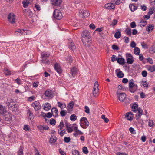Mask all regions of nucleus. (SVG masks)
Segmentation results:
<instances>
[{"mask_svg":"<svg viewBox=\"0 0 155 155\" xmlns=\"http://www.w3.org/2000/svg\"><path fill=\"white\" fill-rule=\"evenodd\" d=\"M105 7L108 9H114L115 8L114 4L112 3H109L105 5Z\"/></svg>","mask_w":155,"mask_h":155,"instance_id":"nucleus-14","label":"nucleus"},{"mask_svg":"<svg viewBox=\"0 0 155 155\" xmlns=\"http://www.w3.org/2000/svg\"><path fill=\"white\" fill-rule=\"evenodd\" d=\"M93 90V92L94 93V94H95L94 93L95 90H96V91L97 92L99 91L98 84L97 81L95 82V83H94Z\"/></svg>","mask_w":155,"mask_h":155,"instance_id":"nucleus-22","label":"nucleus"},{"mask_svg":"<svg viewBox=\"0 0 155 155\" xmlns=\"http://www.w3.org/2000/svg\"><path fill=\"white\" fill-rule=\"evenodd\" d=\"M6 112V110L1 105H0V115H3Z\"/></svg>","mask_w":155,"mask_h":155,"instance_id":"nucleus-27","label":"nucleus"},{"mask_svg":"<svg viewBox=\"0 0 155 155\" xmlns=\"http://www.w3.org/2000/svg\"><path fill=\"white\" fill-rule=\"evenodd\" d=\"M51 111V113L54 117H57L58 113V109L54 107L52 108Z\"/></svg>","mask_w":155,"mask_h":155,"instance_id":"nucleus-17","label":"nucleus"},{"mask_svg":"<svg viewBox=\"0 0 155 155\" xmlns=\"http://www.w3.org/2000/svg\"><path fill=\"white\" fill-rule=\"evenodd\" d=\"M129 8L132 12H134L137 9V7L135 6L134 5L131 4L129 5Z\"/></svg>","mask_w":155,"mask_h":155,"instance_id":"nucleus-38","label":"nucleus"},{"mask_svg":"<svg viewBox=\"0 0 155 155\" xmlns=\"http://www.w3.org/2000/svg\"><path fill=\"white\" fill-rule=\"evenodd\" d=\"M124 1V0H113L112 2L114 5H118L122 3Z\"/></svg>","mask_w":155,"mask_h":155,"instance_id":"nucleus-30","label":"nucleus"},{"mask_svg":"<svg viewBox=\"0 0 155 155\" xmlns=\"http://www.w3.org/2000/svg\"><path fill=\"white\" fill-rule=\"evenodd\" d=\"M13 100L9 98L8 99L7 102H6V104L8 107L10 105V104L13 101Z\"/></svg>","mask_w":155,"mask_h":155,"instance_id":"nucleus-57","label":"nucleus"},{"mask_svg":"<svg viewBox=\"0 0 155 155\" xmlns=\"http://www.w3.org/2000/svg\"><path fill=\"white\" fill-rule=\"evenodd\" d=\"M31 106L33 107L35 111H37L41 108V105L40 103L37 101H35L32 104Z\"/></svg>","mask_w":155,"mask_h":155,"instance_id":"nucleus-8","label":"nucleus"},{"mask_svg":"<svg viewBox=\"0 0 155 155\" xmlns=\"http://www.w3.org/2000/svg\"><path fill=\"white\" fill-rule=\"evenodd\" d=\"M41 57L42 58V60H41L42 62L46 64H49L50 61L48 59H46L48 58L50 54L48 52H42L41 53Z\"/></svg>","mask_w":155,"mask_h":155,"instance_id":"nucleus-1","label":"nucleus"},{"mask_svg":"<svg viewBox=\"0 0 155 155\" xmlns=\"http://www.w3.org/2000/svg\"><path fill=\"white\" fill-rule=\"evenodd\" d=\"M66 132L65 130L64 129L62 130L58 129V133L60 135L61 137L63 136L64 134H65Z\"/></svg>","mask_w":155,"mask_h":155,"instance_id":"nucleus-34","label":"nucleus"},{"mask_svg":"<svg viewBox=\"0 0 155 155\" xmlns=\"http://www.w3.org/2000/svg\"><path fill=\"white\" fill-rule=\"evenodd\" d=\"M121 36V33L119 31L117 32L114 35V37L117 39H118L120 38Z\"/></svg>","mask_w":155,"mask_h":155,"instance_id":"nucleus-40","label":"nucleus"},{"mask_svg":"<svg viewBox=\"0 0 155 155\" xmlns=\"http://www.w3.org/2000/svg\"><path fill=\"white\" fill-rule=\"evenodd\" d=\"M65 125L66 127V130L69 133H71L73 131V127L67 122H66L65 123Z\"/></svg>","mask_w":155,"mask_h":155,"instance_id":"nucleus-15","label":"nucleus"},{"mask_svg":"<svg viewBox=\"0 0 155 155\" xmlns=\"http://www.w3.org/2000/svg\"><path fill=\"white\" fill-rule=\"evenodd\" d=\"M130 26L131 28H134L136 27V25L135 22L134 21L130 23Z\"/></svg>","mask_w":155,"mask_h":155,"instance_id":"nucleus-64","label":"nucleus"},{"mask_svg":"<svg viewBox=\"0 0 155 155\" xmlns=\"http://www.w3.org/2000/svg\"><path fill=\"white\" fill-rule=\"evenodd\" d=\"M66 61L69 63H71L72 61V57L70 56H68L67 58Z\"/></svg>","mask_w":155,"mask_h":155,"instance_id":"nucleus-59","label":"nucleus"},{"mask_svg":"<svg viewBox=\"0 0 155 155\" xmlns=\"http://www.w3.org/2000/svg\"><path fill=\"white\" fill-rule=\"evenodd\" d=\"M64 140L66 143H69L70 141V138L69 137H65L64 138Z\"/></svg>","mask_w":155,"mask_h":155,"instance_id":"nucleus-61","label":"nucleus"},{"mask_svg":"<svg viewBox=\"0 0 155 155\" xmlns=\"http://www.w3.org/2000/svg\"><path fill=\"white\" fill-rule=\"evenodd\" d=\"M90 36L89 32L85 30L81 34V40H83L84 41L85 40V38Z\"/></svg>","mask_w":155,"mask_h":155,"instance_id":"nucleus-11","label":"nucleus"},{"mask_svg":"<svg viewBox=\"0 0 155 155\" xmlns=\"http://www.w3.org/2000/svg\"><path fill=\"white\" fill-rule=\"evenodd\" d=\"M117 94L119 100L121 101H123L126 97V94L124 93L117 92Z\"/></svg>","mask_w":155,"mask_h":155,"instance_id":"nucleus-7","label":"nucleus"},{"mask_svg":"<svg viewBox=\"0 0 155 155\" xmlns=\"http://www.w3.org/2000/svg\"><path fill=\"white\" fill-rule=\"evenodd\" d=\"M129 88H133L134 86V83L133 82V80H131L130 81L129 83Z\"/></svg>","mask_w":155,"mask_h":155,"instance_id":"nucleus-48","label":"nucleus"},{"mask_svg":"<svg viewBox=\"0 0 155 155\" xmlns=\"http://www.w3.org/2000/svg\"><path fill=\"white\" fill-rule=\"evenodd\" d=\"M28 114H29V119L31 120H33L34 118V116L33 114L31 113L30 110H28L27 113Z\"/></svg>","mask_w":155,"mask_h":155,"instance_id":"nucleus-36","label":"nucleus"},{"mask_svg":"<svg viewBox=\"0 0 155 155\" xmlns=\"http://www.w3.org/2000/svg\"><path fill=\"white\" fill-rule=\"evenodd\" d=\"M58 107H60L61 109H62L63 108L65 107H66V105L65 104H63L59 102H58Z\"/></svg>","mask_w":155,"mask_h":155,"instance_id":"nucleus-32","label":"nucleus"},{"mask_svg":"<svg viewBox=\"0 0 155 155\" xmlns=\"http://www.w3.org/2000/svg\"><path fill=\"white\" fill-rule=\"evenodd\" d=\"M129 130L130 133L133 134H136V132L135 130L133 128L131 127L129 128Z\"/></svg>","mask_w":155,"mask_h":155,"instance_id":"nucleus-52","label":"nucleus"},{"mask_svg":"<svg viewBox=\"0 0 155 155\" xmlns=\"http://www.w3.org/2000/svg\"><path fill=\"white\" fill-rule=\"evenodd\" d=\"M56 140V137H52L50 138L49 142L50 143H55Z\"/></svg>","mask_w":155,"mask_h":155,"instance_id":"nucleus-31","label":"nucleus"},{"mask_svg":"<svg viewBox=\"0 0 155 155\" xmlns=\"http://www.w3.org/2000/svg\"><path fill=\"white\" fill-rule=\"evenodd\" d=\"M56 121L54 119H51L50 120V124L52 125H55Z\"/></svg>","mask_w":155,"mask_h":155,"instance_id":"nucleus-56","label":"nucleus"},{"mask_svg":"<svg viewBox=\"0 0 155 155\" xmlns=\"http://www.w3.org/2000/svg\"><path fill=\"white\" fill-rule=\"evenodd\" d=\"M137 110L138 113V114L137 116V115H136V118L137 120L139 119L140 116L142 115L143 110L140 108H138Z\"/></svg>","mask_w":155,"mask_h":155,"instance_id":"nucleus-19","label":"nucleus"},{"mask_svg":"<svg viewBox=\"0 0 155 155\" xmlns=\"http://www.w3.org/2000/svg\"><path fill=\"white\" fill-rule=\"evenodd\" d=\"M127 62L128 64H131L134 61V58L130 54L127 53L126 54Z\"/></svg>","mask_w":155,"mask_h":155,"instance_id":"nucleus-3","label":"nucleus"},{"mask_svg":"<svg viewBox=\"0 0 155 155\" xmlns=\"http://www.w3.org/2000/svg\"><path fill=\"white\" fill-rule=\"evenodd\" d=\"M28 31L26 30H23L21 29V35H27V32Z\"/></svg>","mask_w":155,"mask_h":155,"instance_id":"nucleus-55","label":"nucleus"},{"mask_svg":"<svg viewBox=\"0 0 155 155\" xmlns=\"http://www.w3.org/2000/svg\"><path fill=\"white\" fill-rule=\"evenodd\" d=\"M21 29H18L15 32V35H21Z\"/></svg>","mask_w":155,"mask_h":155,"instance_id":"nucleus-45","label":"nucleus"},{"mask_svg":"<svg viewBox=\"0 0 155 155\" xmlns=\"http://www.w3.org/2000/svg\"><path fill=\"white\" fill-rule=\"evenodd\" d=\"M78 71V70L77 68L75 67H74L71 69L70 73L71 74L73 77H74V76L77 73Z\"/></svg>","mask_w":155,"mask_h":155,"instance_id":"nucleus-13","label":"nucleus"},{"mask_svg":"<svg viewBox=\"0 0 155 155\" xmlns=\"http://www.w3.org/2000/svg\"><path fill=\"white\" fill-rule=\"evenodd\" d=\"M80 121H83L84 124L88 127L89 126V123L87 121V119L86 117H82L80 119Z\"/></svg>","mask_w":155,"mask_h":155,"instance_id":"nucleus-20","label":"nucleus"},{"mask_svg":"<svg viewBox=\"0 0 155 155\" xmlns=\"http://www.w3.org/2000/svg\"><path fill=\"white\" fill-rule=\"evenodd\" d=\"M150 53L151 54L155 52V45H154L152 46L150 50Z\"/></svg>","mask_w":155,"mask_h":155,"instance_id":"nucleus-42","label":"nucleus"},{"mask_svg":"<svg viewBox=\"0 0 155 155\" xmlns=\"http://www.w3.org/2000/svg\"><path fill=\"white\" fill-rule=\"evenodd\" d=\"M67 113V111L66 110H61L60 112V114L61 116L64 117L65 116Z\"/></svg>","mask_w":155,"mask_h":155,"instance_id":"nucleus-54","label":"nucleus"},{"mask_svg":"<svg viewBox=\"0 0 155 155\" xmlns=\"http://www.w3.org/2000/svg\"><path fill=\"white\" fill-rule=\"evenodd\" d=\"M72 154L73 155H79V152L78 150H72Z\"/></svg>","mask_w":155,"mask_h":155,"instance_id":"nucleus-53","label":"nucleus"},{"mask_svg":"<svg viewBox=\"0 0 155 155\" xmlns=\"http://www.w3.org/2000/svg\"><path fill=\"white\" fill-rule=\"evenodd\" d=\"M117 59L116 55H113L111 57V61L112 62H114L116 60L117 61Z\"/></svg>","mask_w":155,"mask_h":155,"instance_id":"nucleus-60","label":"nucleus"},{"mask_svg":"<svg viewBox=\"0 0 155 155\" xmlns=\"http://www.w3.org/2000/svg\"><path fill=\"white\" fill-rule=\"evenodd\" d=\"M84 109H85L84 111L86 113H87V114L89 113H90V109H89V107L88 106H85L84 107Z\"/></svg>","mask_w":155,"mask_h":155,"instance_id":"nucleus-58","label":"nucleus"},{"mask_svg":"<svg viewBox=\"0 0 155 155\" xmlns=\"http://www.w3.org/2000/svg\"><path fill=\"white\" fill-rule=\"evenodd\" d=\"M64 126V124L63 123V121H61L60 123V124L58 127H59L60 130H63V127Z\"/></svg>","mask_w":155,"mask_h":155,"instance_id":"nucleus-49","label":"nucleus"},{"mask_svg":"<svg viewBox=\"0 0 155 155\" xmlns=\"http://www.w3.org/2000/svg\"><path fill=\"white\" fill-rule=\"evenodd\" d=\"M54 68L56 71L59 74L61 72V69L59 64H56L54 65Z\"/></svg>","mask_w":155,"mask_h":155,"instance_id":"nucleus-18","label":"nucleus"},{"mask_svg":"<svg viewBox=\"0 0 155 155\" xmlns=\"http://www.w3.org/2000/svg\"><path fill=\"white\" fill-rule=\"evenodd\" d=\"M154 9L155 8H151L150 9L149 11L148 12V14L150 16V15L152 14L153 13V11H154Z\"/></svg>","mask_w":155,"mask_h":155,"instance_id":"nucleus-51","label":"nucleus"},{"mask_svg":"<svg viewBox=\"0 0 155 155\" xmlns=\"http://www.w3.org/2000/svg\"><path fill=\"white\" fill-rule=\"evenodd\" d=\"M70 119L71 121H74L77 119V116L75 114H72L70 117Z\"/></svg>","mask_w":155,"mask_h":155,"instance_id":"nucleus-43","label":"nucleus"},{"mask_svg":"<svg viewBox=\"0 0 155 155\" xmlns=\"http://www.w3.org/2000/svg\"><path fill=\"white\" fill-rule=\"evenodd\" d=\"M101 117L105 123H107L109 121V119L108 118H106L105 115H102Z\"/></svg>","mask_w":155,"mask_h":155,"instance_id":"nucleus-50","label":"nucleus"},{"mask_svg":"<svg viewBox=\"0 0 155 155\" xmlns=\"http://www.w3.org/2000/svg\"><path fill=\"white\" fill-rule=\"evenodd\" d=\"M68 45L69 48L72 50H75L76 47L75 44L72 42L71 40V39H68Z\"/></svg>","mask_w":155,"mask_h":155,"instance_id":"nucleus-10","label":"nucleus"},{"mask_svg":"<svg viewBox=\"0 0 155 155\" xmlns=\"http://www.w3.org/2000/svg\"><path fill=\"white\" fill-rule=\"evenodd\" d=\"M8 19L9 22L12 24L15 23V15L13 13H10L8 15Z\"/></svg>","mask_w":155,"mask_h":155,"instance_id":"nucleus-4","label":"nucleus"},{"mask_svg":"<svg viewBox=\"0 0 155 155\" xmlns=\"http://www.w3.org/2000/svg\"><path fill=\"white\" fill-rule=\"evenodd\" d=\"M146 60L147 62H149L150 64H153V60L151 58H147Z\"/></svg>","mask_w":155,"mask_h":155,"instance_id":"nucleus-63","label":"nucleus"},{"mask_svg":"<svg viewBox=\"0 0 155 155\" xmlns=\"http://www.w3.org/2000/svg\"><path fill=\"white\" fill-rule=\"evenodd\" d=\"M85 41H84L83 40H81L84 45L86 46H89L91 44V36L85 38Z\"/></svg>","mask_w":155,"mask_h":155,"instance_id":"nucleus-6","label":"nucleus"},{"mask_svg":"<svg viewBox=\"0 0 155 155\" xmlns=\"http://www.w3.org/2000/svg\"><path fill=\"white\" fill-rule=\"evenodd\" d=\"M132 113L130 112H128L126 114L125 117H126L127 118V119L128 120L131 121L132 120V117L130 116V115H132Z\"/></svg>","mask_w":155,"mask_h":155,"instance_id":"nucleus-24","label":"nucleus"},{"mask_svg":"<svg viewBox=\"0 0 155 155\" xmlns=\"http://www.w3.org/2000/svg\"><path fill=\"white\" fill-rule=\"evenodd\" d=\"M132 108L133 111L135 112H136L137 109L138 108L137 104L136 103L134 104L132 107Z\"/></svg>","mask_w":155,"mask_h":155,"instance_id":"nucleus-35","label":"nucleus"},{"mask_svg":"<svg viewBox=\"0 0 155 155\" xmlns=\"http://www.w3.org/2000/svg\"><path fill=\"white\" fill-rule=\"evenodd\" d=\"M32 0H25L22 2V3L23 4V7L24 8H26L28 6L29 4Z\"/></svg>","mask_w":155,"mask_h":155,"instance_id":"nucleus-25","label":"nucleus"},{"mask_svg":"<svg viewBox=\"0 0 155 155\" xmlns=\"http://www.w3.org/2000/svg\"><path fill=\"white\" fill-rule=\"evenodd\" d=\"M141 74L143 77H145L147 76V73L146 71H142Z\"/></svg>","mask_w":155,"mask_h":155,"instance_id":"nucleus-62","label":"nucleus"},{"mask_svg":"<svg viewBox=\"0 0 155 155\" xmlns=\"http://www.w3.org/2000/svg\"><path fill=\"white\" fill-rule=\"evenodd\" d=\"M147 21L146 20H142L140 22V25L141 26H145L147 24Z\"/></svg>","mask_w":155,"mask_h":155,"instance_id":"nucleus-41","label":"nucleus"},{"mask_svg":"<svg viewBox=\"0 0 155 155\" xmlns=\"http://www.w3.org/2000/svg\"><path fill=\"white\" fill-rule=\"evenodd\" d=\"M154 26L153 24L149 25L148 26H147L146 28V30L148 31H151L154 29Z\"/></svg>","mask_w":155,"mask_h":155,"instance_id":"nucleus-28","label":"nucleus"},{"mask_svg":"<svg viewBox=\"0 0 155 155\" xmlns=\"http://www.w3.org/2000/svg\"><path fill=\"white\" fill-rule=\"evenodd\" d=\"M51 1L55 6L59 5L62 2L61 0H51Z\"/></svg>","mask_w":155,"mask_h":155,"instance_id":"nucleus-26","label":"nucleus"},{"mask_svg":"<svg viewBox=\"0 0 155 155\" xmlns=\"http://www.w3.org/2000/svg\"><path fill=\"white\" fill-rule=\"evenodd\" d=\"M82 151L85 154H87L88 153V151L87 147H84L82 148Z\"/></svg>","mask_w":155,"mask_h":155,"instance_id":"nucleus-47","label":"nucleus"},{"mask_svg":"<svg viewBox=\"0 0 155 155\" xmlns=\"http://www.w3.org/2000/svg\"><path fill=\"white\" fill-rule=\"evenodd\" d=\"M42 115L43 117H44L45 118V117L49 118H51V117L52 115V114L51 112H48L47 114L43 113Z\"/></svg>","mask_w":155,"mask_h":155,"instance_id":"nucleus-21","label":"nucleus"},{"mask_svg":"<svg viewBox=\"0 0 155 155\" xmlns=\"http://www.w3.org/2000/svg\"><path fill=\"white\" fill-rule=\"evenodd\" d=\"M54 17L58 20L61 19L62 17V15L61 11L58 10H54L53 13Z\"/></svg>","mask_w":155,"mask_h":155,"instance_id":"nucleus-2","label":"nucleus"},{"mask_svg":"<svg viewBox=\"0 0 155 155\" xmlns=\"http://www.w3.org/2000/svg\"><path fill=\"white\" fill-rule=\"evenodd\" d=\"M140 50L139 48L137 47H135L134 49V53L136 55H139Z\"/></svg>","mask_w":155,"mask_h":155,"instance_id":"nucleus-37","label":"nucleus"},{"mask_svg":"<svg viewBox=\"0 0 155 155\" xmlns=\"http://www.w3.org/2000/svg\"><path fill=\"white\" fill-rule=\"evenodd\" d=\"M80 16L82 17H86L88 16L90 14L87 10H82L79 11Z\"/></svg>","mask_w":155,"mask_h":155,"instance_id":"nucleus-5","label":"nucleus"},{"mask_svg":"<svg viewBox=\"0 0 155 155\" xmlns=\"http://www.w3.org/2000/svg\"><path fill=\"white\" fill-rule=\"evenodd\" d=\"M148 70L151 72H153L155 71V65L153 66H149Z\"/></svg>","mask_w":155,"mask_h":155,"instance_id":"nucleus-29","label":"nucleus"},{"mask_svg":"<svg viewBox=\"0 0 155 155\" xmlns=\"http://www.w3.org/2000/svg\"><path fill=\"white\" fill-rule=\"evenodd\" d=\"M10 105L8 107L9 108H10L13 111H16L17 110V105H16L14 101H13L10 104Z\"/></svg>","mask_w":155,"mask_h":155,"instance_id":"nucleus-12","label":"nucleus"},{"mask_svg":"<svg viewBox=\"0 0 155 155\" xmlns=\"http://www.w3.org/2000/svg\"><path fill=\"white\" fill-rule=\"evenodd\" d=\"M23 147L22 146H20L19 150L18 152L17 155H23Z\"/></svg>","mask_w":155,"mask_h":155,"instance_id":"nucleus-33","label":"nucleus"},{"mask_svg":"<svg viewBox=\"0 0 155 155\" xmlns=\"http://www.w3.org/2000/svg\"><path fill=\"white\" fill-rule=\"evenodd\" d=\"M43 109L45 111H48L51 108L50 104L48 103H46L43 104L42 106Z\"/></svg>","mask_w":155,"mask_h":155,"instance_id":"nucleus-16","label":"nucleus"},{"mask_svg":"<svg viewBox=\"0 0 155 155\" xmlns=\"http://www.w3.org/2000/svg\"><path fill=\"white\" fill-rule=\"evenodd\" d=\"M131 29L130 28H126L125 30V32L126 33V34L129 36L131 35Z\"/></svg>","mask_w":155,"mask_h":155,"instance_id":"nucleus-44","label":"nucleus"},{"mask_svg":"<svg viewBox=\"0 0 155 155\" xmlns=\"http://www.w3.org/2000/svg\"><path fill=\"white\" fill-rule=\"evenodd\" d=\"M117 62L120 64L122 65H124L125 63L124 59L121 58H117Z\"/></svg>","mask_w":155,"mask_h":155,"instance_id":"nucleus-23","label":"nucleus"},{"mask_svg":"<svg viewBox=\"0 0 155 155\" xmlns=\"http://www.w3.org/2000/svg\"><path fill=\"white\" fill-rule=\"evenodd\" d=\"M74 105V103L72 101L67 106V107L68 110H71L73 108Z\"/></svg>","mask_w":155,"mask_h":155,"instance_id":"nucleus-39","label":"nucleus"},{"mask_svg":"<svg viewBox=\"0 0 155 155\" xmlns=\"http://www.w3.org/2000/svg\"><path fill=\"white\" fill-rule=\"evenodd\" d=\"M117 76L118 78H121L124 77V74L121 71H120L117 74Z\"/></svg>","mask_w":155,"mask_h":155,"instance_id":"nucleus-46","label":"nucleus"},{"mask_svg":"<svg viewBox=\"0 0 155 155\" xmlns=\"http://www.w3.org/2000/svg\"><path fill=\"white\" fill-rule=\"evenodd\" d=\"M45 96L48 97L52 98L54 96V94L51 90H46L44 93Z\"/></svg>","mask_w":155,"mask_h":155,"instance_id":"nucleus-9","label":"nucleus"}]
</instances>
